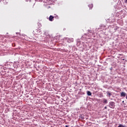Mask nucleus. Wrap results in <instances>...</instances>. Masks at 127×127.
<instances>
[{
  "label": "nucleus",
  "instance_id": "f257e3e1",
  "mask_svg": "<svg viewBox=\"0 0 127 127\" xmlns=\"http://www.w3.org/2000/svg\"><path fill=\"white\" fill-rule=\"evenodd\" d=\"M109 107H110V108H111V109H115V107H116L115 102H110L109 103Z\"/></svg>",
  "mask_w": 127,
  "mask_h": 127
},
{
  "label": "nucleus",
  "instance_id": "f03ea898",
  "mask_svg": "<svg viewBox=\"0 0 127 127\" xmlns=\"http://www.w3.org/2000/svg\"><path fill=\"white\" fill-rule=\"evenodd\" d=\"M126 96H127V93H126V92H122L121 93V97H124V98H125Z\"/></svg>",
  "mask_w": 127,
  "mask_h": 127
},
{
  "label": "nucleus",
  "instance_id": "7ed1b4c3",
  "mask_svg": "<svg viewBox=\"0 0 127 127\" xmlns=\"http://www.w3.org/2000/svg\"><path fill=\"white\" fill-rule=\"evenodd\" d=\"M73 41H74V39L73 38H69V39H68L67 40V42L69 43H71V42H73Z\"/></svg>",
  "mask_w": 127,
  "mask_h": 127
},
{
  "label": "nucleus",
  "instance_id": "20e7f679",
  "mask_svg": "<svg viewBox=\"0 0 127 127\" xmlns=\"http://www.w3.org/2000/svg\"><path fill=\"white\" fill-rule=\"evenodd\" d=\"M54 18V17H53V16L50 15L49 18V20H50V21H53Z\"/></svg>",
  "mask_w": 127,
  "mask_h": 127
},
{
  "label": "nucleus",
  "instance_id": "39448f33",
  "mask_svg": "<svg viewBox=\"0 0 127 127\" xmlns=\"http://www.w3.org/2000/svg\"><path fill=\"white\" fill-rule=\"evenodd\" d=\"M103 104H108V100H107V99L104 98L103 99Z\"/></svg>",
  "mask_w": 127,
  "mask_h": 127
},
{
  "label": "nucleus",
  "instance_id": "423d86ee",
  "mask_svg": "<svg viewBox=\"0 0 127 127\" xmlns=\"http://www.w3.org/2000/svg\"><path fill=\"white\" fill-rule=\"evenodd\" d=\"M87 94L88 96H92V93L90 91H87Z\"/></svg>",
  "mask_w": 127,
  "mask_h": 127
},
{
  "label": "nucleus",
  "instance_id": "0eeeda50",
  "mask_svg": "<svg viewBox=\"0 0 127 127\" xmlns=\"http://www.w3.org/2000/svg\"><path fill=\"white\" fill-rule=\"evenodd\" d=\"M107 95H109V97H111V96H112V93H111V92H110L109 91L107 92Z\"/></svg>",
  "mask_w": 127,
  "mask_h": 127
},
{
  "label": "nucleus",
  "instance_id": "6e6552de",
  "mask_svg": "<svg viewBox=\"0 0 127 127\" xmlns=\"http://www.w3.org/2000/svg\"><path fill=\"white\" fill-rule=\"evenodd\" d=\"M89 7H90V8H92L93 6V4H90L88 5Z\"/></svg>",
  "mask_w": 127,
  "mask_h": 127
},
{
  "label": "nucleus",
  "instance_id": "1a4fd4ad",
  "mask_svg": "<svg viewBox=\"0 0 127 127\" xmlns=\"http://www.w3.org/2000/svg\"><path fill=\"white\" fill-rule=\"evenodd\" d=\"M80 118H81V119L82 120H84V117L81 116Z\"/></svg>",
  "mask_w": 127,
  "mask_h": 127
},
{
  "label": "nucleus",
  "instance_id": "9d476101",
  "mask_svg": "<svg viewBox=\"0 0 127 127\" xmlns=\"http://www.w3.org/2000/svg\"><path fill=\"white\" fill-rule=\"evenodd\" d=\"M125 2L126 3H127V0H125Z\"/></svg>",
  "mask_w": 127,
  "mask_h": 127
},
{
  "label": "nucleus",
  "instance_id": "9b49d317",
  "mask_svg": "<svg viewBox=\"0 0 127 127\" xmlns=\"http://www.w3.org/2000/svg\"><path fill=\"white\" fill-rule=\"evenodd\" d=\"M105 109H107V106H106V107H105Z\"/></svg>",
  "mask_w": 127,
  "mask_h": 127
},
{
  "label": "nucleus",
  "instance_id": "f8f14e48",
  "mask_svg": "<svg viewBox=\"0 0 127 127\" xmlns=\"http://www.w3.org/2000/svg\"><path fill=\"white\" fill-rule=\"evenodd\" d=\"M65 127H68V126H65Z\"/></svg>",
  "mask_w": 127,
  "mask_h": 127
}]
</instances>
